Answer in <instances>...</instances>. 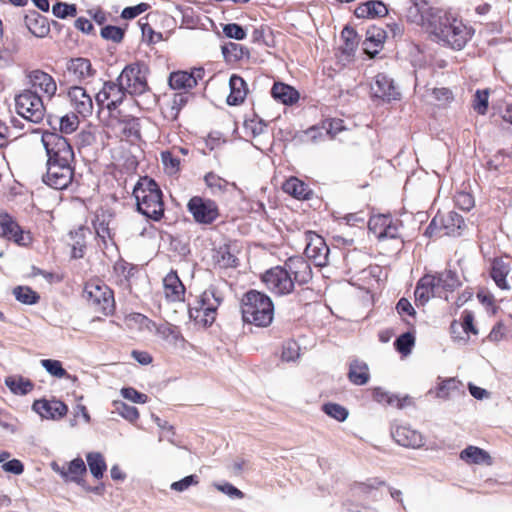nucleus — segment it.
<instances>
[{
    "label": "nucleus",
    "instance_id": "obj_8",
    "mask_svg": "<svg viewBox=\"0 0 512 512\" xmlns=\"http://www.w3.org/2000/svg\"><path fill=\"white\" fill-rule=\"evenodd\" d=\"M222 301V294L216 288L209 287L189 306L190 320H216Z\"/></svg>",
    "mask_w": 512,
    "mask_h": 512
},
{
    "label": "nucleus",
    "instance_id": "obj_3",
    "mask_svg": "<svg viewBox=\"0 0 512 512\" xmlns=\"http://www.w3.org/2000/svg\"><path fill=\"white\" fill-rule=\"evenodd\" d=\"M312 279V269L302 257H290L283 266H276L262 275V282L275 295L290 294L295 284L304 285Z\"/></svg>",
    "mask_w": 512,
    "mask_h": 512
},
{
    "label": "nucleus",
    "instance_id": "obj_29",
    "mask_svg": "<svg viewBox=\"0 0 512 512\" xmlns=\"http://www.w3.org/2000/svg\"><path fill=\"white\" fill-rule=\"evenodd\" d=\"M5 385L15 395L24 396L34 388V383L21 375H10L4 380Z\"/></svg>",
    "mask_w": 512,
    "mask_h": 512
},
{
    "label": "nucleus",
    "instance_id": "obj_24",
    "mask_svg": "<svg viewBox=\"0 0 512 512\" xmlns=\"http://www.w3.org/2000/svg\"><path fill=\"white\" fill-rule=\"evenodd\" d=\"M439 9L440 8L428 7L425 0H415L408 8L406 17L408 21L421 25L427 31L430 13Z\"/></svg>",
    "mask_w": 512,
    "mask_h": 512
},
{
    "label": "nucleus",
    "instance_id": "obj_16",
    "mask_svg": "<svg viewBox=\"0 0 512 512\" xmlns=\"http://www.w3.org/2000/svg\"><path fill=\"white\" fill-rule=\"evenodd\" d=\"M0 237L20 246L27 245L31 240L29 233H25L13 217L7 213H0Z\"/></svg>",
    "mask_w": 512,
    "mask_h": 512
},
{
    "label": "nucleus",
    "instance_id": "obj_42",
    "mask_svg": "<svg viewBox=\"0 0 512 512\" xmlns=\"http://www.w3.org/2000/svg\"><path fill=\"white\" fill-rule=\"evenodd\" d=\"M86 460L91 474L96 479L102 478L107 469L106 462L102 454L99 452H90L86 455Z\"/></svg>",
    "mask_w": 512,
    "mask_h": 512
},
{
    "label": "nucleus",
    "instance_id": "obj_22",
    "mask_svg": "<svg viewBox=\"0 0 512 512\" xmlns=\"http://www.w3.org/2000/svg\"><path fill=\"white\" fill-rule=\"evenodd\" d=\"M33 411L46 419H60L66 415L68 407L59 400L40 399L34 401L32 405Z\"/></svg>",
    "mask_w": 512,
    "mask_h": 512
},
{
    "label": "nucleus",
    "instance_id": "obj_5",
    "mask_svg": "<svg viewBox=\"0 0 512 512\" xmlns=\"http://www.w3.org/2000/svg\"><path fill=\"white\" fill-rule=\"evenodd\" d=\"M241 312L242 320H273L274 305L264 293L250 290L242 297Z\"/></svg>",
    "mask_w": 512,
    "mask_h": 512
},
{
    "label": "nucleus",
    "instance_id": "obj_9",
    "mask_svg": "<svg viewBox=\"0 0 512 512\" xmlns=\"http://www.w3.org/2000/svg\"><path fill=\"white\" fill-rule=\"evenodd\" d=\"M127 93L131 95H142L148 91L147 68L140 63H133L125 66L120 75L117 77Z\"/></svg>",
    "mask_w": 512,
    "mask_h": 512
},
{
    "label": "nucleus",
    "instance_id": "obj_39",
    "mask_svg": "<svg viewBox=\"0 0 512 512\" xmlns=\"http://www.w3.org/2000/svg\"><path fill=\"white\" fill-rule=\"evenodd\" d=\"M436 276V283L440 292L453 291L461 285V281L456 272L447 269L438 273Z\"/></svg>",
    "mask_w": 512,
    "mask_h": 512
},
{
    "label": "nucleus",
    "instance_id": "obj_20",
    "mask_svg": "<svg viewBox=\"0 0 512 512\" xmlns=\"http://www.w3.org/2000/svg\"><path fill=\"white\" fill-rule=\"evenodd\" d=\"M371 94L375 98L390 102L397 100L400 92L394 85V81L385 73H378L371 84Z\"/></svg>",
    "mask_w": 512,
    "mask_h": 512
},
{
    "label": "nucleus",
    "instance_id": "obj_10",
    "mask_svg": "<svg viewBox=\"0 0 512 512\" xmlns=\"http://www.w3.org/2000/svg\"><path fill=\"white\" fill-rule=\"evenodd\" d=\"M126 93L127 91L120 81H107L96 94L95 101L100 107H103L104 103L107 102L106 108L112 111L123 103Z\"/></svg>",
    "mask_w": 512,
    "mask_h": 512
},
{
    "label": "nucleus",
    "instance_id": "obj_34",
    "mask_svg": "<svg viewBox=\"0 0 512 512\" xmlns=\"http://www.w3.org/2000/svg\"><path fill=\"white\" fill-rule=\"evenodd\" d=\"M48 122L53 129L58 125L60 132L65 134L73 133L79 125V119L75 113H69L60 118L49 116Z\"/></svg>",
    "mask_w": 512,
    "mask_h": 512
},
{
    "label": "nucleus",
    "instance_id": "obj_15",
    "mask_svg": "<svg viewBox=\"0 0 512 512\" xmlns=\"http://www.w3.org/2000/svg\"><path fill=\"white\" fill-rule=\"evenodd\" d=\"M27 80L30 89L36 93H41L43 97L51 100L57 92V83L55 79L47 72L35 69L27 74Z\"/></svg>",
    "mask_w": 512,
    "mask_h": 512
},
{
    "label": "nucleus",
    "instance_id": "obj_14",
    "mask_svg": "<svg viewBox=\"0 0 512 512\" xmlns=\"http://www.w3.org/2000/svg\"><path fill=\"white\" fill-rule=\"evenodd\" d=\"M306 246L304 254L316 266H325L328 261L329 248L324 239L313 231L305 232Z\"/></svg>",
    "mask_w": 512,
    "mask_h": 512
},
{
    "label": "nucleus",
    "instance_id": "obj_31",
    "mask_svg": "<svg viewBox=\"0 0 512 512\" xmlns=\"http://www.w3.org/2000/svg\"><path fill=\"white\" fill-rule=\"evenodd\" d=\"M461 460L468 464H491V457L488 452L477 446H468L460 452Z\"/></svg>",
    "mask_w": 512,
    "mask_h": 512
},
{
    "label": "nucleus",
    "instance_id": "obj_46",
    "mask_svg": "<svg viewBox=\"0 0 512 512\" xmlns=\"http://www.w3.org/2000/svg\"><path fill=\"white\" fill-rule=\"evenodd\" d=\"M414 344L415 336L410 331L401 334L394 342L395 349L403 356H407L411 353Z\"/></svg>",
    "mask_w": 512,
    "mask_h": 512
},
{
    "label": "nucleus",
    "instance_id": "obj_38",
    "mask_svg": "<svg viewBox=\"0 0 512 512\" xmlns=\"http://www.w3.org/2000/svg\"><path fill=\"white\" fill-rule=\"evenodd\" d=\"M386 38V32L378 27H371L367 30L364 41L365 51L367 53H377Z\"/></svg>",
    "mask_w": 512,
    "mask_h": 512
},
{
    "label": "nucleus",
    "instance_id": "obj_17",
    "mask_svg": "<svg viewBox=\"0 0 512 512\" xmlns=\"http://www.w3.org/2000/svg\"><path fill=\"white\" fill-rule=\"evenodd\" d=\"M51 469L59 474L65 482H74L84 487L83 476L87 473V468L82 458L73 459L67 464V467L52 462Z\"/></svg>",
    "mask_w": 512,
    "mask_h": 512
},
{
    "label": "nucleus",
    "instance_id": "obj_28",
    "mask_svg": "<svg viewBox=\"0 0 512 512\" xmlns=\"http://www.w3.org/2000/svg\"><path fill=\"white\" fill-rule=\"evenodd\" d=\"M388 10L382 1L370 0L358 5L354 11L357 18H374L382 17L387 14Z\"/></svg>",
    "mask_w": 512,
    "mask_h": 512
},
{
    "label": "nucleus",
    "instance_id": "obj_47",
    "mask_svg": "<svg viewBox=\"0 0 512 512\" xmlns=\"http://www.w3.org/2000/svg\"><path fill=\"white\" fill-rule=\"evenodd\" d=\"M462 383L455 378H447L441 381L436 387V397L441 399H448L450 393L454 390H459Z\"/></svg>",
    "mask_w": 512,
    "mask_h": 512
},
{
    "label": "nucleus",
    "instance_id": "obj_55",
    "mask_svg": "<svg viewBox=\"0 0 512 512\" xmlns=\"http://www.w3.org/2000/svg\"><path fill=\"white\" fill-rule=\"evenodd\" d=\"M161 160L165 170L169 174H174L180 169V160L174 155L173 151H163L161 153Z\"/></svg>",
    "mask_w": 512,
    "mask_h": 512
},
{
    "label": "nucleus",
    "instance_id": "obj_37",
    "mask_svg": "<svg viewBox=\"0 0 512 512\" xmlns=\"http://www.w3.org/2000/svg\"><path fill=\"white\" fill-rule=\"evenodd\" d=\"M510 272V266L502 259H495L492 263L490 275L496 285L501 289H509L506 277Z\"/></svg>",
    "mask_w": 512,
    "mask_h": 512
},
{
    "label": "nucleus",
    "instance_id": "obj_61",
    "mask_svg": "<svg viewBox=\"0 0 512 512\" xmlns=\"http://www.w3.org/2000/svg\"><path fill=\"white\" fill-rule=\"evenodd\" d=\"M236 261L237 258L227 248H220L217 251V262L222 267H233Z\"/></svg>",
    "mask_w": 512,
    "mask_h": 512
},
{
    "label": "nucleus",
    "instance_id": "obj_53",
    "mask_svg": "<svg viewBox=\"0 0 512 512\" xmlns=\"http://www.w3.org/2000/svg\"><path fill=\"white\" fill-rule=\"evenodd\" d=\"M124 34V29L113 25H107L103 27L100 32L102 38L105 40H110L114 43H120L124 38Z\"/></svg>",
    "mask_w": 512,
    "mask_h": 512
},
{
    "label": "nucleus",
    "instance_id": "obj_63",
    "mask_svg": "<svg viewBox=\"0 0 512 512\" xmlns=\"http://www.w3.org/2000/svg\"><path fill=\"white\" fill-rule=\"evenodd\" d=\"M121 394L125 399H128L134 403H146L148 396L146 394L138 392L132 387L122 388Z\"/></svg>",
    "mask_w": 512,
    "mask_h": 512
},
{
    "label": "nucleus",
    "instance_id": "obj_35",
    "mask_svg": "<svg viewBox=\"0 0 512 512\" xmlns=\"http://www.w3.org/2000/svg\"><path fill=\"white\" fill-rule=\"evenodd\" d=\"M271 94L276 100L286 105L293 104L299 99V93L293 87L284 83H275L271 89Z\"/></svg>",
    "mask_w": 512,
    "mask_h": 512
},
{
    "label": "nucleus",
    "instance_id": "obj_41",
    "mask_svg": "<svg viewBox=\"0 0 512 512\" xmlns=\"http://www.w3.org/2000/svg\"><path fill=\"white\" fill-rule=\"evenodd\" d=\"M222 54L226 61L235 62L249 57V50L241 44L229 42L222 46Z\"/></svg>",
    "mask_w": 512,
    "mask_h": 512
},
{
    "label": "nucleus",
    "instance_id": "obj_27",
    "mask_svg": "<svg viewBox=\"0 0 512 512\" xmlns=\"http://www.w3.org/2000/svg\"><path fill=\"white\" fill-rule=\"evenodd\" d=\"M25 25L28 30L38 38H44L50 32L48 19L36 11L25 16Z\"/></svg>",
    "mask_w": 512,
    "mask_h": 512
},
{
    "label": "nucleus",
    "instance_id": "obj_12",
    "mask_svg": "<svg viewBox=\"0 0 512 512\" xmlns=\"http://www.w3.org/2000/svg\"><path fill=\"white\" fill-rule=\"evenodd\" d=\"M189 212L194 220L200 224H211L219 216L218 206L209 199H203L199 196L192 197L187 204Z\"/></svg>",
    "mask_w": 512,
    "mask_h": 512
},
{
    "label": "nucleus",
    "instance_id": "obj_40",
    "mask_svg": "<svg viewBox=\"0 0 512 512\" xmlns=\"http://www.w3.org/2000/svg\"><path fill=\"white\" fill-rule=\"evenodd\" d=\"M441 225L445 235L455 234L458 230L464 226V220L461 215L454 211H450L447 214H440Z\"/></svg>",
    "mask_w": 512,
    "mask_h": 512
},
{
    "label": "nucleus",
    "instance_id": "obj_26",
    "mask_svg": "<svg viewBox=\"0 0 512 512\" xmlns=\"http://www.w3.org/2000/svg\"><path fill=\"white\" fill-rule=\"evenodd\" d=\"M164 292L171 301H182L185 295V287L176 271H170L163 279Z\"/></svg>",
    "mask_w": 512,
    "mask_h": 512
},
{
    "label": "nucleus",
    "instance_id": "obj_25",
    "mask_svg": "<svg viewBox=\"0 0 512 512\" xmlns=\"http://www.w3.org/2000/svg\"><path fill=\"white\" fill-rule=\"evenodd\" d=\"M67 72L73 77L75 81H85L95 74L91 62L87 58L77 57L67 61Z\"/></svg>",
    "mask_w": 512,
    "mask_h": 512
},
{
    "label": "nucleus",
    "instance_id": "obj_30",
    "mask_svg": "<svg viewBox=\"0 0 512 512\" xmlns=\"http://www.w3.org/2000/svg\"><path fill=\"white\" fill-rule=\"evenodd\" d=\"M230 94L227 97V103L229 105H239L246 97L247 89L246 83L242 77L238 75H232L229 80Z\"/></svg>",
    "mask_w": 512,
    "mask_h": 512
},
{
    "label": "nucleus",
    "instance_id": "obj_23",
    "mask_svg": "<svg viewBox=\"0 0 512 512\" xmlns=\"http://www.w3.org/2000/svg\"><path fill=\"white\" fill-rule=\"evenodd\" d=\"M393 439L403 447L418 448L423 445L421 433L407 425H396L392 427Z\"/></svg>",
    "mask_w": 512,
    "mask_h": 512
},
{
    "label": "nucleus",
    "instance_id": "obj_2",
    "mask_svg": "<svg viewBox=\"0 0 512 512\" xmlns=\"http://www.w3.org/2000/svg\"><path fill=\"white\" fill-rule=\"evenodd\" d=\"M429 16L427 33L443 47L460 51L474 34L472 27L443 9L432 11Z\"/></svg>",
    "mask_w": 512,
    "mask_h": 512
},
{
    "label": "nucleus",
    "instance_id": "obj_62",
    "mask_svg": "<svg viewBox=\"0 0 512 512\" xmlns=\"http://www.w3.org/2000/svg\"><path fill=\"white\" fill-rule=\"evenodd\" d=\"M149 7L150 6L147 3H139L138 5H135V6L126 7L123 9V11L121 13V17L123 19H127V20L134 19L138 15L147 11Z\"/></svg>",
    "mask_w": 512,
    "mask_h": 512
},
{
    "label": "nucleus",
    "instance_id": "obj_52",
    "mask_svg": "<svg viewBox=\"0 0 512 512\" xmlns=\"http://www.w3.org/2000/svg\"><path fill=\"white\" fill-rule=\"evenodd\" d=\"M123 125V133L127 137L140 138V124L139 119L135 117H126L121 120Z\"/></svg>",
    "mask_w": 512,
    "mask_h": 512
},
{
    "label": "nucleus",
    "instance_id": "obj_4",
    "mask_svg": "<svg viewBox=\"0 0 512 512\" xmlns=\"http://www.w3.org/2000/svg\"><path fill=\"white\" fill-rule=\"evenodd\" d=\"M137 210L152 220L158 221L164 214L162 192L153 179L144 177L139 180L133 190Z\"/></svg>",
    "mask_w": 512,
    "mask_h": 512
},
{
    "label": "nucleus",
    "instance_id": "obj_13",
    "mask_svg": "<svg viewBox=\"0 0 512 512\" xmlns=\"http://www.w3.org/2000/svg\"><path fill=\"white\" fill-rule=\"evenodd\" d=\"M400 222L389 214L374 215L369 219V230L378 239H395L399 235Z\"/></svg>",
    "mask_w": 512,
    "mask_h": 512
},
{
    "label": "nucleus",
    "instance_id": "obj_48",
    "mask_svg": "<svg viewBox=\"0 0 512 512\" xmlns=\"http://www.w3.org/2000/svg\"><path fill=\"white\" fill-rule=\"evenodd\" d=\"M373 399L378 403H387L389 405H393L396 403L398 408L404 407V401L407 400V397L404 399H399L394 395H390L387 391L383 390L380 387H376L373 389Z\"/></svg>",
    "mask_w": 512,
    "mask_h": 512
},
{
    "label": "nucleus",
    "instance_id": "obj_33",
    "mask_svg": "<svg viewBox=\"0 0 512 512\" xmlns=\"http://www.w3.org/2000/svg\"><path fill=\"white\" fill-rule=\"evenodd\" d=\"M348 378L355 385L366 384L370 378L368 365L363 361L353 360L349 366Z\"/></svg>",
    "mask_w": 512,
    "mask_h": 512
},
{
    "label": "nucleus",
    "instance_id": "obj_6",
    "mask_svg": "<svg viewBox=\"0 0 512 512\" xmlns=\"http://www.w3.org/2000/svg\"><path fill=\"white\" fill-rule=\"evenodd\" d=\"M84 297L90 306L104 316H111L115 310L113 291L98 280L87 282L84 287Z\"/></svg>",
    "mask_w": 512,
    "mask_h": 512
},
{
    "label": "nucleus",
    "instance_id": "obj_60",
    "mask_svg": "<svg viewBox=\"0 0 512 512\" xmlns=\"http://www.w3.org/2000/svg\"><path fill=\"white\" fill-rule=\"evenodd\" d=\"M223 33L228 38H233L236 40H242L246 37V32L243 27L236 23L226 24L223 27Z\"/></svg>",
    "mask_w": 512,
    "mask_h": 512
},
{
    "label": "nucleus",
    "instance_id": "obj_51",
    "mask_svg": "<svg viewBox=\"0 0 512 512\" xmlns=\"http://www.w3.org/2000/svg\"><path fill=\"white\" fill-rule=\"evenodd\" d=\"M489 90H477L474 94L472 107L480 115H484L488 109Z\"/></svg>",
    "mask_w": 512,
    "mask_h": 512
},
{
    "label": "nucleus",
    "instance_id": "obj_56",
    "mask_svg": "<svg viewBox=\"0 0 512 512\" xmlns=\"http://www.w3.org/2000/svg\"><path fill=\"white\" fill-rule=\"evenodd\" d=\"M300 347L295 341H288L283 345L281 358L283 361L292 362L299 358Z\"/></svg>",
    "mask_w": 512,
    "mask_h": 512
},
{
    "label": "nucleus",
    "instance_id": "obj_49",
    "mask_svg": "<svg viewBox=\"0 0 512 512\" xmlns=\"http://www.w3.org/2000/svg\"><path fill=\"white\" fill-rule=\"evenodd\" d=\"M322 410L329 417L339 422L345 421L349 415L348 410L344 406L337 403H326L322 406Z\"/></svg>",
    "mask_w": 512,
    "mask_h": 512
},
{
    "label": "nucleus",
    "instance_id": "obj_43",
    "mask_svg": "<svg viewBox=\"0 0 512 512\" xmlns=\"http://www.w3.org/2000/svg\"><path fill=\"white\" fill-rule=\"evenodd\" d=\"M341 39L343 41V45L340 47L342 53L346 54L347 56L352 55L359 43V39L355 30L346 26L341 32Z\"/></svg>",
    "mask_w": 512,
    "mask_h": 512
},
{
    "label": "nucleus",
    "instance_id": "obj_36",
    "mask_svg": "<svg viewBox=\"0 0 512 512\" xmlns=\"http://www.w3.org/2000/svg\"><path fill=\"white\" fill-rule=\"evenodd\" d=\"M450 333L455 341L465 343L470 334L477 335L478 330L474 326V322H451Z\"/></svg>",
    "mask_w": 512,
    "mask_h": 512
},
{
    "label": "nucleus",
    "instance_id": "obj_44",
    "mask_svg": "<svg viewBox=\"0 0 512 512\" xmlns=\"http://www.w3.org/2000/svg\"><path fill=\"white\" fill-rule=\"evenodd\" d=\"M12 294L17 301L26 305L36 304L40 299L39 294L29 286H16Z\"/></svg>",
    "mask_w": 512,
    "mask_h": 512
},
{
    "label": "nucleus",
    "instance_id": "obj_7",
    "mask_svg": "<svg viewBox=\"0 0 512 512\" xmlns=\"http://www.w3.org/2000/svg\"><path fill=\"white\" fill-rule=\"evenodd\" d=\"M15 108L19 116L35 124L41 123L46 113L43 97L32 89H25L15 96Z\"/></svg>",
    "mask_w": 512,
    "mask_h": 512
},
{
    "label": "nucleus",
    "instance_id": "obj_45",
    "mask_svg": "<svg viewBox=\"0 0 512 512\" xmlns=\"http://www.w3.org/2000/svg\"><path fill=\"white\" fill-rule=\"evenodd\" d=\"M204 181L212 194H223L227 191V187L230 185L227 180L214 172L207 173L204 176Z\"/></svg>",
    "mask_w": 512,
    "mask_h": 512
},
{
    "label": "nucleus",
    "instance_id": "obj_64",
    "mask_svg": "<svg viewBox=\"0 0 512 512\" xmlns=\"http://www.w3.org/2000/svg\"><path fill=\"white\" fill-rule=\"evenodd\" d=\"M455 202L456 205L464 211H469L474 206V199L472 195L466 192L457 193L455 196Z\"/></svg>",
    "mask_w": 512,
    "mask_h": 512
},
{
    "label": "nucleus",
    "instance_id": "obj_21",
    "mask_svg": "<svg viewBox=\"0 0 512 512\" xmlns=\"http://www.w3.org/2000/svg\"><path fill=\"white\" fill-rule=\"evenodd\" d=\"M67 97L71 106L83 117L90 116L93 112V101L87 91L81 86H72L67 91Z\"/></svg>",
    "mask_w": 512,
    "mask_h": 512
},
{
    "label": "nucleus",
    "instance_id": "obj_54",
    "mask_svg": "<svg viewBox=\"0 0 512 512\" xmlns=\"http://www.w3.org/2000/svg\"><path fill=\"white\" fill-rule=\"evenodd\" d=\"M52 13L60 19H65L68 16L74 17L77 14V8L75 4H68L63 2H57L52 7Z\"/></svg>",
    "mask_w": 512,
    "mask_h": 512
},
{
    "label": "nucleus",
    "instance_id": "obj_11",
    "mask_svg": "<svg viewBox=\"0 0 512 512\" xmlns=\"http://www.w3.org/2000/svg\"><path fill=\"white\" fill-rule=\"evenodd\" d=\"M144 325L139 327L140 330H147L154 333L168 344L183 348L185 346V339L182 336L177 326L172 325L170 322H141Z\"/></svg>",
    "mask_w": 512,
    "mask_h": 512
},
{
    "label": "nucleus",
    "instance_id": "obj_1",
    "mask_svg": "<svg viewBox=\"0 0 512 512\" xmlns=\"http://www.w3.org/2000/svg\"><path fill=\"white\" fill-rule=\"evenodd\" d=\"M41 142L48 157L43 182L53 189H66L74 177L72 146L65 137L56 132H44Z\"/></svg>",
    "mask_w": 512,
    "mask_h": 512
},
{
    "label": "nucleus",
    "instance_id": "obj_18",
    "mask_svg": "<svg viewBox=\"0 0 512 512\" xmlns=\"http://www.w3.org/2000/svg\"><path fill=\"white\" fill-rule=\"evenodd\" d=\"M204 74L205 70L202 67L193 68L190 72H172L169 76V86L173 90H183L188 92L198 84V81L203 79Z\"/></svg>",
    "mask_w": 512,
    "mask_h": 512
},
{
    "label": "nucleus",
    "instance_id": "obj_57",
    "mask_svg": "<svg viewBox=\"0 0 512 512\" xmlns=\"http://www.w3.org/2000/svg\"><path fill=\"white\" fill-rule=\"evenodd\" d=\"M115 406L118 413L126 420L134 422L138 419L139 412L136 407L123 402H116Z\"/></svg>",
    "mask_w": 512,
    "mask_h": 512
},
{
    "label": "nucleus",
    "instance_id": "obj_58",
    "mask_svg": "<svg viewBox=\"0 0 512 512\" xmlns=\"http://www.w3.org/2000/svg\"><path fill=\"white\" fill-rule=\"evenodd\" d=\"M190 98L191 94H189L187 91L174 94L171 101V110L173 111L174 117L179 114L180 110L188 103Z\"/></svg>",
    "mask_w": 512,
    "mask_h": 512
},
{
    "label": "nucleus",
    "instance_id": "obj_19",
    "mask_svg": "<svg viewBox=\"0 0 512 512\" xmlns=\"http://www.w3.org/2000/svg\"><path fill=\"white\" fill-rule=\"evenodd\" d=\"M414 296L417 307L425 306L433 297H441V292L436 283V276L432 274L422 276L416 284Z\"/></svg>",
    "mask_w": 512,
    "mask_h": 512
},
{
    "label": "nucleus",
    "instance_id": "obj_59",
    "mask_svg": "<svg viewBox=\"0 0 512 512\" xmlns=\"http://www.w3.org/2000/svg\"><path fill=\"white\" fill-rule=\"evenodd\" d=\"M199 483V478L197 475H188L184 478H182L179 481H175L171 484L170 488L177 492H184L189 487L197 485Z\"/></svg>",
    "mask_w": 512,
    "mask_h": 512
},
{
    "label": "nucleus",
    "instance_id": "obj_32",
    "mask_svg": "<svg viewBox=\"0 0 512 512\" xmlns=\"http://www.w3.org/2000/svg\"><path fill=\"white\" fill-rule=\"evenodd\" d=\"M282 189L285 193L297 199H309L312 193L309 186L296 177H291L286 180Z\"/></svg>",
    "mask_w": 512,
    "mask_h": 512
},
{
    "label": "nucleus",
    "instance_id": "obj_50",
    "mask_svg": "<svg viewBox=\"0 0 512 512\" xmlns=\"http://www.w3.org/2000/svg\"><path fill=\"white\" fill-rule=\"evenodd\" d=\"M41 366L52 376L57 378L67 377L70 378V375L67 371L62 367V363L59 360L55 359H42Z\"/></svg>",
    "mask_w": 512,
    "mask_h": 512
}]
</instances>
